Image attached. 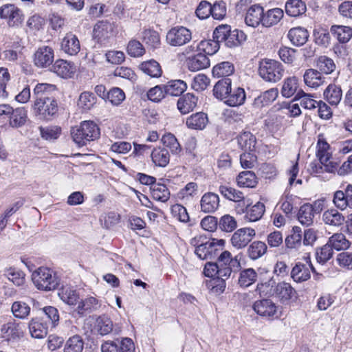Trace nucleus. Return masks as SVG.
<instances>
[{"label":"nucleus","instance_id":"obj_4","mask_svg":"<svg viewBox=\"0 0 352 352\" xmlns=\"http://www.w3.org/2000/svg\"><path fill=\"white\" fill-rule=\"evenodd\" d=\"M190 243L195 246V254L202 260H207L214 259L218 256L219 254L222 250L223 241H216L212 239L198 244L197 239L193 238Z\"/></svg>","mask_w":352,"mask_h":352},{"label":"nucleus","instance_id":"obj_30","mask_svg":"<svg viewBox=\"0 0 352 352\" xmlns=\"http://www.w3.org/2000/svg\"><path fill=\"white\" fill-rule=\"evenodd\" d=\"M232 80L230 78H223L216 82L213 88V94L215 98L224 100L230 92Z\"/></svg>","mask_w":352,"mask_h":352},{"label":"nucleus","instance_id":"obj_62","mask_svg":"<svg viewBox=\"0 0 352 352\" xmlns=\"http://www.w3.org/2000/svg\"><path fill=\"white\" fill-rule=\"evenodd\" d=\"M316 65L318 69L325 74H331L336 69L333 60L326 56H320Z\"/></svg>","mask_w":352,"mask_h":352},{"label":"nucleus","instance_id":"obj_19","mask_svg":"<svg viewBox=\"0 0 352 352\" xmlns=\"http://www.w3.org/2000/svg\"><path fill=\"white\" fill-rule=\"evenodd\" d=\"M100 306L99 301L95 297L89 296L79 300L75 311L80 317L86 314L91 313L98 309Z\"/></svg>","mask_w":352,"mask_h":352},{"label":"nucleus","instance_id":"obj_1","mask_svg":"<svg viewBox=\"0 0 352 352\" xmlns=\"http://www.w3.org/2000/svg\"><path fill=\"white\" fill-rule=\"evenodd\" d=\"M73 141L79 146H83L90 142L98 139L100 135V129L93 121L86 120L80 125L72 127L70 131Z\"/></svg>","mask_w":352,"mask_h":352},{"label":"nucleus","instance_id":"obj_24","mask_svg":"<svg viewBox=\"0 0 352 352\" xmlns=\"http://www.w3.org/2000/svg\"><path fill=\"white\" fill-rule=\"evenodd\" d=\"M52 70L58 76L67 78L72 77L76 71V68L73 63L59 59L52 65Z\"/></svg>","mask_w":352,"mask_h":352},{"label":"nucleus","instance_id":"obj_27","mask_svg":"<svg viewBox=\"0 0 352 352\" xmlns=\"http://www.w3.org/2000/svg\"><path fill=\"white\" fill-rule=\"evenodd\" d=\"M324 99L331 105L337 106L342 98V91L339 85L330 84L324 91Z\"/></svg>","mask_w":352,"mask_h":352},{"label":"nucleus","instance_id":"obj_56","mask_svg":"<svg viewBox=\"0 0 352 352\" xmlns=\"http://www.w3.org/2000/svg\"><path fill=\"white\" fill-rule=\"evenodd\" d=\"M330 148L329 144L323 138L319 136L317 142V152L316 156L320 162H328L329 157H331V153L329 152Z\"/></svg>","mask_w":352,"mask_h":352},{"label":"nucleus","instance_id":"obj_13","mask_svg":"<svg viewBox=\"0 0 352 352\" xmlns=\"http://www.w3.org/2000/svg\"><path fill=\"white\" fill-rule=\"evenodd\" d=\"M320 210V205L317 206L316 203L314 205L305 204L299 209L298 219L301 224L309 226L313 223L314 213L319 212Z\"/></svg>","mask_w":352,"mask_h":352},{"label":"nucleus","instance_id":"obj_12","mask_svg":"<svg viewBox=\"0 0 352 352\" xmlns=\"http://www.w3.org/2000/svg\"><path fill=\"white\" fill-rule=\"evenodd\" d=\"M185 63L190 72H197L208 68L210 66V60L205 54L199 52L187 56Z\"/></svg>","mask_w":352,"mask_h":352},{"label":"nucleus","instance_id":"obj_39","mask_svg":"<svg viewBox=\"0 0 352 352\" xmlns=\"http://www.w3.org/2000/svg\"><path fill=\"white\" fill-rule=\"evenodd\" d=\"M267 247L265 243L261 241H254L248 247L247 255L253 261L261 258L267 252Z\"/></svg>","mask_w":352,"mask_h":352},{"label":"nucleus","instance_id":"obj_50","mask_svg":"<svg viewBox=\"0 0 352 352\" xmlns=\"http://www.w3.org/2000/svg\"><path fill=\"white\" fill-rule=\"evenodd\" d=\"M10 118V125L14 128L21 127L27 120V111L24 108L12 109Z\"/></svg>","mask_w":352,"mask_h":352},{"label":"nucleus","instance_id":"obj_3","mask_svg":"<svg viewBox=\"0 0 352 352\" xmlns=\"http://www.w3.org/2000/svg\"><path fill=\"white\" fill-rule=\"evenodd\" d=\"M213 38L217 41L224 43L228 47H235L240 45L246 40L245 33L237 29L231 30L230 26L221 25L216 28L213 32Z\"/></svg>","mask_w":352,"mask_h":352},{"label":"nucleus","instance_id":"obj_53","mask_svg":"<svg viewBox=\"0 0 352 352\" xmlns=\"http://www.w3.org/2000/svg\"><path fill=\"white\" fill-rule=\"evenodd\" d=\"M152 197L159 201L166 202L169 199L170 192L167 187L162 184H155L151 186Z\"/></svg>","mask_w":352,"mask_h":352},{"label":"nucleus","instance_id":"obj_25","mask_svg":"<svg viewBox=\"0 0 352 352\" xmlns=\"http://www.w3.org/2000/svg\"><path fill=\"white\" fill-rule=\"evenodd\" d=\"M285 12L289 16L298 17L307 12V6L302 0H287L285 5Z\"/></svg>","mask_w":352,"mask_h":352},{"label":"nucleus","instance_id":"obj_17","mask_svg":"<svg viewBox=\"0 0 352 352\" xmlns=\"http://www.w3.org/2000/svg\"><path fill=\"white\" fill-rule=\"evenodd\" d=\"M140 34L142 42L145 43L148 48L153 50L160 47V34L156 30L144 28Z\"/></svg>","mask_w":352,"mask_h":352},{"label":"nucleus","instance_id":"obj_2","mask_svg":"<svg viewBox=\"0 0 352 352\" xmlns=\"http://www.w3.org/2000/svg\"><path fill=\"white\" fill-rule=\"evenodd\" d=\"M32 280L37 289L43 291L57 289L60 280L55 272L45 267H40L34 271Z\"/></svg>","mask_w":352,"mask_h":352},{"label":"nucleus","instance_id":"obj_42","mask_svg":"<svg viewBox=\"0 0 352 352\" xmlns=\"http://www.w3.org/2000/svg\"><path fill=\"white\" fill-rule=\"evenodd\" d=\"M164 87L166 95L179 96L186 91L187 85L182 80H171Z\"/></svg>","mask_w":352,"mask_h":352},{"label":"nucleus","instance_id":"obj_10","mask_svg":"<svg viewBox=\"0 0 352 352\" xmlns=\"http://www.w3.org/2000/svg\"><path fill=\"white\" fill-rule=\"evenodd\" d=\"M252 308L257 314L262 317L278 318V307L270 299L265 298L256 300L254 302Z\"/></svg>","mask_w":352,"mask_h":352},{"label":"nucleus","instance_id":"obj_48","mask_svg":"<svg viewBox=\"0 0 352 352\" xmlns=\"http://www.w3.org/2000/svg\"><path fill=\"white\" fill-rule=\"evenodd\" d=\"M258 274L253 268H247L240 272L239 284L241 287H248L254 284L257 280Z\"/></svg>","mask_w":352,"mask_h":352},{"label":"nucleus","instance_id":"obj_44","mask_svg":"<svg viewBox=\"0 0 352 352\" xmlns=\"http://www.w3.org/2000/svg\"><path fill=\"white\" fill-rule=\"evenodd\" d=\"M208 116L203 112L192 114L186 120V125L192 129H203L208 123Z\"/></svg>","mask_w":352,"mask_h":352},{"label":"nucleus","instance_id":"obj_35","mask_svg":"<svg viewBox=\"0 0 352 352\" xmlns=\"http://www.w3.org/2000/svg\"><path fill=\"white\" fill-rule=\"evenodd\" d=\"M239 146L245 152L254 151L255 149L256 139L250 131H243L237 137Z\"/></svg>","mask_w":352,"mask_h":352},{"label":"nucleus","instance_id":"obj_57","mask_svg":"<svg viewBox=\"0 0 352 352\" xmlns=\"http://www.w3.org/2000/svg\"><path fill=\"white\" fill-rule=\"evenodd\" d=\"M220 41H217V38L212 40L201 41L198 43L199 52H203L206 56L213 55L218 52L219 49Z\"/></svg>","mask_w":352,"mask_h":352},{"label":"nucleus","instance_id":"obj_55","mask_svg":"<svg viewBox=\"0 0 352 352\" xmlns=\"http://www.w3.org/2000/svg\"><path fill=\"white\" fill-rule=\"evenodd\" d=\"M331 32L342 43H347L352 36V28L348 26L333 25L331 27Z\"/></svg>","mask_w":352,"mask_h":352},{"label":"nucleus","instance_id":"obj_58","mask_svg":"<svg viewBox=\"0 0 352 352\" xmlns=\"http://www.w3.org/2000/svg\"><path fill=\"white\" fill-rule=\"evenodd\" d=\"M219 192L227 199L235 202H240L243 200V194L233 188L226 186H220L219 188Z\"/></svg>","mask_w":352,"mask_h":352},{"label":"nucleus","instance_id":"obj_32","mask_svg":"<svg viewBox=\"0 0 352 352\" xmlns=\"http://www.w3.org/2000/svg\"><path fill=\"white\" fill-rule=\"evenodd\" d=\"M58 294L65 303L70 306L76 305L80 300V296L77 290L69 286L62 287Z\"/></svg>","mask_w":352,"mask_h":352},{"label":"nucleus","instance_id":"obj_54","mask_svg":"<svg viewBox=\"0 0 352 352\" xmlns=\"http://www.w3.org/2000/svg\"><path fill=\"white\" fill-rule=\"evenodd\" d=\"M11 311L15 318L25 319L30 315L31 308L25 302L15 301L12 305Z\"/></svg>","mask_w":352,"mask_h":352},{"label":"nucleus","instance_id":"obj_22","mask_svg":"<svg viewBox=\"0 0 352 352\" xmlns=\"http://www.w3.org/2000/svg\"><path fill=\"white\" fill-rule=\"evenodd\" d=\"M263 18V7L259 5H253L247 11L245 21L248 26L256 27L261 23H262Z\"/></svg>","mask_w":352,"mask_h":352},{"label":"nucleus","instance_id":"obj_9","mask_svg":"<svg viewBox=\"0 0 352 352\" xmlns=\"http://www.w3.org/2000/svg\"><path fill=\"white\" fill-rule=\"evenodd\" d=\"M256 236L255 230L251 228H243L234 232L231 237V243L233 247L240 250L245 248L252 239Z\"/></svg>","mask_w":352,"mask_h":352},{"label":"nucleus","instance_id":"obj_59","mask_svg":"<svg viewBox=\"0 0 352 352\" xmlns=\"http://www.w3.org/2000/svg\"><path fill=\"white\" fill-rule=\"evenodd\" d=\"M294 100H299L301 107L310 110L316 109L318 103V101L311 98L310 94L305 93L302 90L298 91L295 96Z\"/></svg>","mask_w":352,"mask_h":352},{"label":"nucleus","instance_id":"obj_11","mask_svg":"<svg viewBox=\"0 0 352 352\" xmlns=\"http://www.w3.org/2000/svg\"><path fill=\"white\" fill-rule=\"evenodd\" d=\"M54 50L50 46H41L34 54V63L40 68H47L54 62Z\"/></svg>","mask_w":352,"mask_h":352},{"label":"nucleus","instance_id":"obj_29","mask_svg":"<svg viewBox=\"0 0 352 352\" xmlns=\"http://www.w3.org/2000/svg\"><path fill=\"white\" fill-rule=\"evenodd\" d=\"M302 236L301 228L298 226H294L289 234L285 238L286 248L290 250H298L302 243Z\"/></svg>","mask_w":352,"mask_h":352},{"label":"nucleus","instance_id":"obj_18","mask_svg":"<svg viewBox=\"0 0 352 352\" xmlns=\"http://www.w3.org/2000/svg\"><path fill=\"white\" fill-rule=\"evenodd\" d=\"M61 50L66 54L73 56L77 54L80 49L78 37L72 33L67 34L61 41Z\"/></svg>","mask_w":352,"mask_h":352},{"label":"nucleus","instance_id":"obj_36","mask_svg":"<svg viewBox=\"0 0 352 352\" xmlns=\"http://www.w3.org/2000/svg\"><path fill=\"white\" fill-rule=\"evenodd\" d=\"M246 95L244 89L237 87L230 90L224 102L230 107H238L243 104L245 100Z\"/></svg>","mask_w":352,"mask_h":352},{"label":"nucleus","instance_id":"obj_51","mask_svg":"<svg viewBox=\"0 0 352 352\" xmlns=\"http://www.w3.org/2000/svg\"><path fill=\"white\" fill-rule=\"evenodd\" d=\"M327 243L337 251L346 250L350 246V242L346 239L342 233L333 234L329 239Z\"/></svg>","mask_w":352,"mask_h":352},{"label":"nucleus","instance_id":"obj_31","mask_svg":"<svg viewBox=\"0 0 352 352\" xmlns=\"http://www.w3.org/2000/svg\"><path fill=\"white\" fill-rule=\"evenodd\" d=\"M292 43L296 46L303 45L308 40V31L301 27L292 28L287 34Z\"/></svg>","mask_w":352,"mask_h":352},{"label":"nucleus","instance_id":"obj_23","mask_svg":"<svg viewBox=\"0 0 352 352\" xmlns=\"http://www.w3.org/2000/svg\"><path fill=\"white\" fill-rule=\"evenodd\" d=\"M278 95L276 88L270 89L254 98L252 105L256 109H261L270 104L274 102Z\"/></svg>","mask_w":352,"mask_h":352},{"label":"nucleus","instance_id":"obj_47","mask_svg":"<svg viewBox=\"0 0 352 352\" xmlns=\"http://www.w3.org/2000/svg\"><path fill=\"white\" fill-rule=\"evenodd\" d=\"M234 72L233 64L224 61L216 65L212 69V75L215 78H229Z\"/></svg>","mask_w":352,"mask_h":352},{"label":"nucleus","instance_id":"obj_40","mask_svg":"<svg viewBox=\"0 0 352 352\" xmlns=\"http://www.w3.org/2000/svg\"><path fill=\"white\" fill-rule=\"evenodd\" d=\"M197 102V98L192 94L188 93L178 100L177 108L182 114H186L193 110Z\"/></svg>","mask_w":352,"mask_h":352},{"label":"nucleus","instance_id":"obj_41","mask_svg":"<svg viewBox=\"0 0 352 352\" xmlns=\"http://www.w3.org/2000/svg\"><path fill=\"white\" fill-rule=\"evenodd\" d=\"M29 330L31 336L37 339L45 338L47 334V327L38 318H32L29 322Z\"/></svg>","mask_w":352,"mask_h":352},{"label":"nucleus","instance_id":"obj_43","mask_svg":"<svg viewBox=\"0 0 352 352\" xmlns=\"http://www.w3.org/2000/svg\"><path fill=\"white\" fill-rule=\"evenodd\" d=\"M303 78L305 83L312 88H317L324 82L320 72L314 69H307Z\"/></svg>","mask_w":352,"mask_h":352},{"label":"nucleus","instance_id":"obj_49","mask_svg":"<svg viewBox=\"0 0 352 352\" xmlns=\"http://www.w3.org/2000/svg\"><path fill=\"white\" fill-rule=\"evenodd\" d=\"M236 182L239 187L254 188L257 183L256 177L252 171H243L237 176Z\"/></svg>","mask_w":352,"mask_h":352},{"label":"nucleus","instance_id":"obj_26","mask_svg":"<svg viewBox=\"0 0 352 352\" xmlns=\"http://www.w3.org/2000/svg\"><path fill=\"white\" fill-rule=\"evenodd\" d=\"M56 90V87L52 84L38 83L34 89L33 97L35 100L39 99L46 100L47 98H54L52 96Z\"/></svg>","mask_w":352,"mask_h":352},{"label":"nucleus","instance_id":"obj_6","mask_svg":"<svg viewBox=\"0 0 352 352\" xmlns=\"http://www.w3.org/2000/svg\"><path fill=\"white\" fill-rule=\"evenodd\" d=\"M0 18L6 20L9 27H19L24 20V14L14 4L6 3L0 7Z\"/></svg>","mask_w":352,"mask_h":352},{"label":"nucleus","instance_id":"obj_45","mask_svg":"<svg viewBox=\"0 0 352 352\" xmlns=\"http://www.w3.org/2000/svg\"><path fill=\"white\" fill-rule=\"evenodd\" d=\"M298 87V79L296 77L287 78L284 80L280 91L281 94L285 98H290L298 92L297 91Z\"/></svg>","mask_w":352,"mask_h":352},{"label":"nucleus","instance_id":"obj_16","mask_svg":"<svg viewBox=\"0 0 352 352\" xmlns=\"http://www.w3.org/2000/svg\"><path fill=\"white\" fill-rule=\"evenodd\" d=\"M201 210L205 213L215 212L219 206V197L214 192L205 193L200 201Z\"/></svg>","mask_w":352,"mask_h":352},{"label":"nucleus","instance_id":"obj_20","mask_svg":"<svg viewBox=\"0 0 352 352\" xmlns=\"http://www.w3.org/2000/svg\"><path fill=\"white\" fill-rule=\"evenodd\" d=\"M114 25L107 21H98L94 26V34L96 38L104 41L113 35Z\"/></svg>","mask_w":352,"mask_h":352},{"label":"nucleus","instance_id":"obj_21","mask_svg":"<svg viewBox=\"0 0 352 352\" xmlns=\"http://www.w3.org/2000/svg\"><path fill=\"white\" fill-rule=\"evenodd\" d=\"M232 273L231 267L221 266L218 269L217 277L212 280V289L217 292H223L226 288V279H228Z\"/></svg>","mask_w":352,"mask_h":352},{"label":"nucleus","instance_id":"obj_7","mask_svg":"<svg viewBox=\"0 0 352 352\" xmlns=\"http://www.w3.org/2000/svg\"><path fill=\"white\" fill-rule=\"evenodd\" d=\"M58 103L54 98L35 100L34 111L41 120H50L58 111Z\"/></svg>","mask_w":352,"mask_h":352},{"label":"nucleus","instance_id":"obj_46","mask_svg":"<svg viewBox=\"0 0 352 352\" xmlns=\"http://www.w3.org/2000/svg\"><path fill=\"white\" fill-rule=\"evenodd\" d=\"M283 17V11L280 8L269 10L266 14L263 13L262 25L265 27H271L276 25Z\"/></svg>","mask_w":352,"mask_h":352},{"label":"nucleus","instance_id":"obj_5","mask_svg":"<svg viewBox=\"0 0 352 352\" xmlns=\"http://www.w3.org/2000/svg\"><path fill=\"white\" fill-rule=\"evenodd\" d=\"M258 74L266 82H276L283 78L284 68L278 61L264 59L260 62Z\"/></svg>","mask_w":352,"mask_h":352},{"label":"nucleus","instance_id":"obj_14","mask_svg":"<svg viewBox=\"0 0 352 352\" xmlns=\"http://www.w3.org/2000/svg\"><path fill=\"white\" fill-rule=\"evenodd\" d=\"M23 336V332L19 323L9 322L1 326V336L7 341L15 340Z\"/></svg>","mask_w":352,"mask_h":352},{"label":"nucleus","instance_id":"obj_61","mask_svg":"<svg viewBox=\"0 0 352 352\" xmlns=\"http://www.w3.org/2000/svg\"><path fill=\"white\" fill-rule=\"evenodd\" d=\"M96 101L97 99L94 93L84 91L79 96L78 105L83 109L88 110L96 103Z\"/></svg>","mask_w":352,"mask_h":352},{"label":"nucleus","instance_id":"obj_8","mask_svg":"<svg viewBox=\"0 0 352 352\" xmlns=\"http://www.w3.org/2000/svg\"><path fill=\"white\" fill-rule=\"evenodd\" d=\"M192 39L190 30L184 26H176L169 30L166 34V41L173 47L183 46Z\"/></svg>","mask_w":352,"mask_h":352},{"label":"nucleus","instance_id":"obj_28","mask_svg":"<svg viewBox=\"0 0 352 352\" xmlns=\"http://www.w3.org/2000/svg\"><path fill=\"white\" fill-rule=\"evenodd\" d=\"M153 163L159 167H166L170 161V154L166 148L157 147L153 149L151 154Z\"/></svg>","mask_w":352,"mask_h":352},{"label":"nucleus","instance_id":"obj_33","mask_svg":"<svg viewBox=\"0 0 352 352\" xmlns=\"http://www.w3.org/2000/svg\"><path fill=\"white\" fill-rule=\"evenodd\" d=\"M309 265L298 262L291 271V277L295 282L301 283L310 278Z\"/></svg>","mask_w":352,"mask_h":352},{"label":"nucleus","instance_id":"obj_64","mask_svg":"<svg viewBox=\"0 0 352 352\" xmlns=\"http://www.w3.org/2000/svg\"><path fill=\"white\" fill-rule=\"evenodd\" d=\"M219 227L222 231L230 232L237 227V223L233 217L225 214L219 219Z\"/></svg>","mask_w":352,"mask_h":352},{"label":"nucleus","instance_id":"obj_38","mask_svg":"<svg viewBox=\"0 0 352 352\" xmlns=\"http://www.w3.org/2000/svg\"><path fill=\"white\" fill-rule=\"evenodd\" d=\"M139 68L144 74L151 78H159L162 74L160 63L153 59L142 63Z\"/></svg>","mask_w":352,"mask_h":352},{"label":"nucleus","instance_id":"obj_60","mask_svg":"<svg viewBox=\"0 0 352 352\" xmlns=\"http://www.w3.org/2000/svg\"><path fill=\"white\" fill-rule=\"evenodd\" d=\"M161 142L165 147L170 149L173 154H178L182 151L181 146L177 138L171 133L164 135L161 139Z\"/></svg>","mask_w":352,"mask_h":352},{"label":"nucleus","instance_id":"obj_63","mask_svg":"<svg viewBox=\"0 0 352 352\" xmlns=\"http://www.w3.org/2000/svg\"><path fill=\"white\" fill-rule=\"evenodd\" d=\"M96 328L98 332L102 335H107L113 329V322L111 319L107 316H100L96 321Z\"/></svg>","mask_w":352,"mask_h":352},{"label":"nucleus","instance_id":"obj_37","mask_svg":"<svg viewBox=\"0 0 352 352\" xmlns=\"http://www.w3.org/2000/svg\"><path fill=\"white\" fill-rule=\"evenodd\" d=\"M322 220L325 224L338 227L345 221L344 216L336 209H330L322 214Z\"/></svg>","mask_w":352,"mask_h":352},{"label":"nucleus","instance_id":"obj_34","mask_svg":"<svg viewBox=\"0 0 352 352\" xmlns=\"http://www.w3.org/2000/svg\"><path fill=\"white\" fill-rule=\"evenodd\" d=\"M245 212V219L250 222L259 220L264 214L265 206L261 202H257L252 206L247 204L245 209L243 210Z\"/></svg>","mask_w":352,"mask_h":352},{"label":"nucleus","instance_id":"obj_52","mask_svg":"<svg viewBox=\"0 0 352 352\" xmlns=\"http://www.w3.org/2000/svg\"><path fill=\"white\" fill-rule=\"evenodd\" d=\"M84 341L80 336L70 337L64 345L63 352H82Z\"/></svg>","mask_w":352,"mask_h":352},{"label":"nucleus","instance_id":"obj_15","mask_svg":"<svg viewBox=\"0 0 352 352\" xmlns=\"http://www.w3.org/2000/svg\"><path fill=\"white\" fill-rule=\"evenodd\" d=\"M274 295L282 303H287L296 297V292L289 283L280 282L274 288Z\"/></svg>","mask_w":352,"mask_h":352}]
</instances>
